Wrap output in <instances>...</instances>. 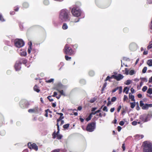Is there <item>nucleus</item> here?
<instances>
[{
	"instance_id": "obj_20",
	"label": "nucleus",
	"mask_w": 152,
	"mask_h": 152,
	"mask_svg": "<svg viewBox=\"0 0 152 152\" xmlns=\"http://www.w3.org/2000/svg\"><path fill=\"white\" fill-rule=\"evenodd\" d=\"M147 64L149 66H152V59H149L147 61Z\"/></svg>"
},
{
	"instance_id": "obj_60",
	"label": "nucleus",
	"mask_w": 152,
	"mask_h": 152,
	"mask_svg": "<svg viewBox=\"0 0 152 152\" xmlns=\"http://www.w3.org/2000/svg\"><path fill=\"white\" fill-rule=\"evenodd\" d=\"M49 110L48 109H47V110H45V112H46V113L45 114V116L46 117H48V110Z\"/></svg>"
},
{
	"instance_id": "obj_33",
	"label": "nucleus",
	"mask_w": 152,
	"mask_h": 152,
	"mask_svg": "<svg viewBox=\"0 0 152 152\" xmlns=\"http://www.w3.org/2000/svg\"><path fill=\"white\" fill-rule=\"evenodd\" d=\"M96 98L94 97L90 99V100L89 101V102L91 103H93L95 101H96Z\"/></svg>"
},
{
	"instance_id": "obj_28",
	"label": "nucleus",
	"mask_w": 152,
	"mask_h": 152,
	"mask_svg": "<svg viewBox=\"0 0 152 152\" xmlns=\"http://www.w3.org/2000/svg\"><path fill=\"white\" fill-rule=\"evenodd\" d=\"M147 93L150 94H152V88H149L147 91Z\"/></svg>"
},
{
	"instance_id": "obj_49",
	"label": "nucleus",
	"mask_w": 152,
	"mask_h": 152,
	"mask_svg": "<svg viewBox=\"0 0 152 152\" xmlns=\"http://www.w3.org/2000/svg\"><path fill=\"white\" fill-rule=\"evenodd\" d=\"M103 110L104 111H105L106 112H107L108 111L107 108L106 106H104L103 108Z\"/></svg>"
},
{
	"instance_id": "obj_45",
	"label": "nucleus",
	"mask_w": 152,
	"mask_h": 152,
	"mask_svg": "<svg viewBox=\"0 0 152 152\" xmlns=\"http://www.w3.org/2000/svg\"><path fill=\"white\" fill-rule=\"evenodd\" d=\"M131 81L130 80H127L126 81L125 84L126 85H129L131 83Z\"/></svg>"
},
{
	"instance_id": "obj_32",
	"label": "nucleus",
	"mask_w": 152,
	"mask_h": 152,
	"mask_svg": "<svg viewBox=\"0 0 152 152\" xmlns=\"http://www.w3.org/2000/svg\"><path fill=\"white\" fill-rule=\"evenodd\" d=\"M140 79L141 80L143 81V82H146L148 81V80L147 78L145 77L140 78Z\"/></svg>"
},
{
	"instance_id": "obj_9",
	"label": "nucleus",
	"mask_w": 152,
	"mask_h": 152,
	"mask_svg": "<svg viewBox=\"0 0 152 152\" xmlns=\"http://www.w3.org/2000/svg\"><path fill=\"white\" fill-rule=\"evenodd\" d=\"M130 49L132 51H134L137 50V44L134 43H132L130 44L129 46Z\"/></svg>"
},
{
	"instance_id": "obj_38",
	"label": "nucleus",
	"mask_w": 152,
	"mask_h": 152,
	"mask_svg": "<svg viewBox=\"0 0 152 152\" xmlns=\"http://www.w3.org/2000/svg\"><path fill=\"white\" fill-rule=\"evenodd\" d=\"M20 59L22 60V62L23 64L25 65L27 63L28 61L27 60L23 59Z\"/></svg>"
},
{
	"instance_id": "obj_15",
	"label": "nucleus",
	"mask_w": 152,
	"mask_h": 152,
	"mask_svg": "<svg viewBox=\"0 0 152 152\" xmlns=\"http://www.w3.org/2000/svg\"><path fill=\"white\" fill-rule=\"evenodd\" d=\"M124 77L123 75L120 74H118L117 76H115V79L117 81H119L122 79Z\"/></svg>"
},
{
	"instance_id": "obj_4",
	"label": "nucleus",
	"mask_w": 152,
	"mask_h": 152,
	"mask_svg": "<svg viewBox=\"0 0 152 152\" xmlns=\"http://www.w3.org/2000/svg\"><path fill=\"white\" fill-rule=\"evenodd\" d=\"M14 42L15 46L18 48H20L24 45V42L21 39H15Z\"/></svg>"
},
{
	"instance_id": "obj_58",
	"label": "nucleus",
	"mask_w": 152,
	"mask_h": 152,
	"mask_svg": "<svg viewBox=\"0 0 152 152\" xmlns=\"http://www.w3.org/2000/svg\"><path fill=\"white\" fill-rule=\"evenodd\" d=\"M44 3L45 5H47L49 4V1L48 0H45L44 1Z\"/></svg>"
},
{
	"instance_id": "obj_29",
	"label": "nucleus",
	"mask_w": 152,
	"mask_h": 152,
	"mask_svg": "<svg viewBox=\"0 0 152 152\" xmlns=\"http://www.w3.org/2000/svg\"><path fill=\"white\" fill-rule=\"evenodd\" d=\"M69 124H67L63 125V127L64 129H67L69 126Z\"/></svg>"
},
{
	"instance_id": "obj_54",
	"label": "nucleus",
	"mask_w": 152,
	"mask_h": 152,
	"mask_svg": "<svg viewBox=\"0 0 152 152\" xmlns=\"http://www.w3.org/2000/svg\"><path fill=\"white\" fill-rule=\"evenodd\" d=\"M125 73L126 75H128L129 74V70H128V69L126 68L125 69Z\"/></svg>"
},
{
	"instance_id": "obj_57",
	"label": "nucleus",
	"mask_w": 152,
	"mask_h": 152,
	"mask_svg": "<svg viewBox=\"0 0 152 152\" xmlns=\"http://www.w3.org/2000/svg\"><path fill=\"white\" fill-rule=\"evenodd\" d=\"M119 124L120 125L122 126L124 124V122L123 121H121L120 122Z\"/></svg>"
},
{
	"instance_id": "obj_64",
	"label": "nucleus",
	"mask_w": 152,
	"mask_h": 152,
	"mask_svg": "<svg viewBox=\"0 0 152 152\" xmlns=\"http://www.w3.org/2000/svg\"><path fill=\"white\" fill-rule=\"evenodd\" d=\"M121 127L120 126H118L117 127L118 130V132H120L121 130Z\"/></svg>"
},
{
	"instance_id": "obj_56",
	"label": "nucleus",
	"mask_w": 152,
	"mask_h": 152,
	"mask_svg": "<svg viewBox=\"0 0 152 152\" xmlns=\"http://www.w3.org/2000/svg\"><path fill=\"white\" fill-rule=\"evenodd\" d=\"M78 45L77 44H75L73 45V48L75 49H76L77 48Z\"/></svg>"
},
{
	"instance_id": "obj_19",
	"label": "nucleus",
	"mask_w": 152,
	"mask_h": 152,
	"mask_svg": "<svg viewBox=\"0 0 152 152\" xmlns=\"http://www.w3.org/2000/svg\"><path fill=\"white\" fill-rule=\"evenodd\" d=\"M29 54L31 52V50H32L33 49L32 46V43L31 42H29Z\"/></svg>"
},
{
	"instance_id": "obj_50",
	"label": "nucleus",
	"mask_w": 152,
	"mask_h": 152,
	"mask_svg": "<svg viewBox=\"0 0 152 152\" xmlns=\"http://www.w3.org/2000/svg\"><path fill=\"white\" fill-rule=\"evenodd\" d=\"M80 20V18H76L75 20L73 21L74 23H77Z\"/></svg>"
},
{
	"instance_id": "obj_23",
	"label": "nucleus",
	"mask_w": 152,
	"mask_h": 152,
	"mask_svg": "<svg viewBox=\"0 0 152 152\" xmlns=\"http://www.w3.org/2000/svg\"><path fill=\"white\" fill-rule=\"evenodd\" d=\"M136 137L139 139H142L144 137V135L142 134L140 135L139 134H137L136 135Z\"/></svg>"
},
{
	"instance_id": "obj_5",
	"label": "nucleus",
	"mask_w": 152,
	"mask_h": 152,
	"mask_svg": "<svg viewBox=\"0 0 152 152\" xmlns=\"http://www.w3.org/2000/svg\"><path fill=\"white\" fill-rule=\"evenodd\" d=\"M96 128V123L93 122L88 124L86 127L87 131L91 132H93Z\"/></svg>"
},
{
	"instance_id": "obj_22",
	"label": "nucleus",
	"mask_w": 152,
	"mask_h": 152,
	"mask_svg": "<svg viewBox=\"0 0 152 152\" xmlns=\"http://www.w3.org/2000/svg\"><path fill=\"white\" fill-rule=\"evenodd\" d=\"M0 21L2 22H4L5 21V18L1 14H0Z\"/></svg>"
},
{
	"instance_id": "obj_48",
	"label": "nucleus",
	"mask_w": 152,
	"mask_h": 152,
	"mask_svg": "<svg viewBox=\"0 0 152 152\" xmlns=\"http://www.w3.org/2000/svg\"><path fill=\"white\" fill-rule=\"evenodd\" d=\"M51 97V96H49L47 97V98L50 102H52L53 101V99H50V98Z\"/></svg>"
},
{
	"instance_id": "obj_40",
	"label": "nucleus",
	"mask_w": 152,
	"mask_h": 152,
	"mask_svg": "<svg viewBox=\"0 0 152 152\" xmlns=\"http://www.w3.org/2000/svg\"><path fill=\"white\" fill-rule=\"evenodd\" d=\"M152 48V42H151L150 43L149 45L147 47V49L148 50H149L150 49Z\"/></svg>"
},
{
	"instance_id": "obj_53",
	"label": "nucleus",
	"mask_w": 152,
	"mask_h": 152,
	"mask_svg": "<svg viewBox=\"0 0 152 152\" xmlns=\"http://www.w3.org/2000/svg\"><path fill=\"white\" fill-rule=\"evenodd\" d=\"M60 151V150L59 149H55L53 151H51V152H59Z\"/></svg>"
},
{
	"instance_id": "obj_10",
	"label": "nucleus",
	"mask_w": 152,
	"mask_h": 152,
	"mask_svg": "<svg viewBox=\"0 0 152 152\" xmlns=\"http://www.w3.org/2000/svg\"><path fill=\"white\" fill-rule=\"evenodd\" d=\"M56 125L57 126L58 131L56 132V131H54L52 134V138L53 139H55L56 138V135L60 134H59L60 129L59 125L58 124H56Z\"/></svg>"
},
{
	"instance_id": "obj_62",
	"label": "nucleus",
	"mask_w": 152,
	"mask_h": 152,
	"mask_svg": "<svg viewBox=\"0 0 152 152\" xmlns=\"http://www.w3.org/2000/svg\"><path fill=\"white\" fill-rule=\"evenodd\" d=\"M115 75H111V77H110V79H112V78H114V79H115Z\"/></svg>"
},
{
	"instance_id": "obj_55",
	"label": "nucleus",
	"mask_w": 152,
	"mask_h": 152,
	"mask_svg": "<svg viewBox=\"0 0 152 152\" xmlns=\"http://www.w3.org/2000/svg\"><path fill=\"white\" fill-rule=\"evenodd\" d=\"M128 99V97L126 95H124V98L123 99L124 101H125L127 99Z\"/></svg>"
},
{
	"instance_id": "obj_35",
	"label": "nucleus",
	"mask_w": 152,
	"mask_h": 152,
	"mask_svg": "<svg viewBox=\"0 0 152 152\" xmlns=\"http://www.w3.org/2000/svg\"><path fill=\"white\" fill-rule=\"evenodd\" d=\"M58 91L60 93V94L61 95H63L64 96H66V94L64 93L63 90H60Z\"/></svg>"
},
{
	"instance_id": "obj_39",
	"label": "nucleus",
	"mask_w": 152,
	"mask_h": 152,
	"mask_svg": "<svg viewBox=\"0 0 152 152\" xmlns=\"http://www.w3.org/2000/svg\"><path fill=\"white\" fill-rule=\"evenodd\" d=\"M118 89H119V94H121L122 92V87L121 86L118 87Z\"/></svg>"
},
{
	"instance_id": "obj_26",
	"label": "nucleus",
	"mask_w": 152,
	"mask_h": 152,
	"mask_svg": "<svg viewBox=\"0 0 152 152\" xmlns=\"http://www.w3.org/2000/svg\"><path fill=\"white\" fill-rule=\"evenodd\" d=\"M62 135L61 134L56 135V137L58 140H61L62 137Z\"/></svg>"
},
{
	"instance_id": "obj_52",
	"label": "nucleus",
	"mask_w": 152,
	"mask_h": 152,
	"mask_svg": "<svg viewBox=\"0 0 152 152\" xmlns=\"http://www.w3.org/2000/svg\"><path fill=\"white\" fill-rule=\"evenodd\" d=\"M137 124V121H133L132 123V125H133V126L136 125Z\"/></svg>"
},
{
	"instance_id": "obj_61",
	"label": "nucleus",
	"mask_w": 152,
	"mask_h": 152,
	"mask_svg": "<svg viewBox=\"0 0 152 152\" xmlns=\"http://www.w3.org/2000/svg\"><path fill=\"white\" fill-rule=\"evenodd\" d=\"M121 105H120L118 106V108L117 109V112H119L120 110L121 109Z\"/></svg>"
},
{
	"instance_id": "obj_43",
	"label": "nucleus",
	"mask_w": 152,
	"mask_h": 152,
	"mask_svg": "<svg viewBox=\"0 0 152 152\" xmlns=\"http://www.w3.org/2000/svg\"><path fill=\"white\" fill-rule=\"evenodd\" d=\"M54 80V79L53 78H51L50 80H47L46 81V82L47 83H50L53 82Z\"/></svg>"
},
{
	"instance_id": "obj_31",
	"label": "nucleus",
	"mask_w": 152,
	"mask_h": 152,
	"mask_svg": "<svg viewBox=\"0 0 152 152\" xmlns=\"http://www.w3.org/2000/svg\"><path fill=\"white\" fill-rule=\"evenodd\" d=\"M107 83L106 82H105L104 83V84H103V86L102 88V89L101 91H102V92H103V91H104V89L107 86Z\"/></svg>"
},
{
	"instance_id": "obj_11",
	"label": "nucleus",
	"mask_w": 152,
	"mask_h": 152,
	"mask_svg": "<svg viewBox=\"0 0 152 152\" xmlns=\"http://www.w3.org/2000/svg\"><path fill=\"white\" fill-rule=\"evenodd\" d=\"M63 86L61 83H58L55 85L54 88L57 91H58L62 88Z\"/></svg>"
},
{
	"instance_id": "obj_25",
	"label": "nucleus",
	"mask_w": 152,
	"mask_h": 152,
	"mask_svg": "<svg viewBox=\"0 0 152 152\" xmlns=\"http://www.w3.org/2000/svg\"><path fill=\"white\" fill-rule=\"evenodd\" d=\"M20 54L22 56H25L26 55V52L25 51H22L20 53Z\"/></svg>"
},
{
	"instance_id": "obj_1",
	"label": "nucleus",
	"mask_w": 152,
	"mask_h": 152,
	"mask_svg": "<svg viewBox=\"0 0 152 152\" xmlns=\"http://www.w3.org/2000/svg\"><path fill=\"white\" fill-rule=\"evenodd\" d=\"M69 14V12L66 9L61 10L59 15V19L62 22L69 21L70 20Z\"/></svg>"
},
{
	"instance_id": "obj_36",
	"label": "nucleus",
	"mask_w": 152,
	"mask_h": 152,
	"mask_svg": "<svg viewBox=\"0 0 152 152\" xmlns=\"http://www.w3.org/2000/svg\"><path fill=\"white\" fill-rule=\"evenodd\" d=\"M65 59L66 60V61H69V60H71V57H69L67 55H65Z\"/></svg>"
},
{
	"instance_id": "obj_51",
	"label": "nucleus",
	"mask_w": 152,
	"mask_h": 152,
	"mask_svg": "<svg viewBox=\"0 0 152 152\" xmlns=\"http://www.w3.org/2000/svg\"><path fill=\"white\" fill-rule=\"evenodd\" d=\"M144 104L142 101H140V105L141 107H142L144 105Z\"/></svg>"
},
{
	"instance_id": "obj_6",
	"label": "nucleus",
	"mask_w": 152,
	"mask_h": 152,
	"mask_svg": "<svg viewBox=\"0 0 152 152\" xmlns=\"http://www.w3.org/2000/svg\"><path fill=\"white\" fill-rule=\"evenodd\" d=\"M71 12L73 16L77 17H79L81 15V11L79 8L77 7L73 8Z\"/></svg>"
},
{
	"instance_id": "obj_34",
	"label": "nucleus",
	"mask_w": 152,
	"mask_h": 152,
	"mask_svg": "<svg viewBox=\"0 0 152 152\" xmlns=\"http://www.w3.org/2000/svg\"><path fill=\"white\" fill-rule=\"evenodd\" d=\"M92 116L91 115L89 114L88 117L86 118V121H88L90 120Z\"/></svg>"
},
{
	"instance_id": "obj_42",
	"label": "nucleus",
	"mask_w": 152,
	"mask_h": 152,
	"mask_svg": "<svg viewBox=\"0 0 152 152\" xmlns=\"http://www.w3.org/2000/svg\"><path fill=\"white\" fill-rule=\"evenodd\" d=\"M123 31L124 33H127L129 31V29L126 27L125 28L123 29Z\"/></svg>"
},
{
	"instance_id": "obj_30",
	"label": "nucleus",
	"mask_w": 152,
	"mask_h": 152,
	"mask_svg": "<svg viewBox=\"0 0 152 152\" xmlns=\"http://www.w3.org/2000/svg\"><path fill=\"white\" fill-rule=\"evenodd\" d=\"M130 104L131 107L132 109L134 108L135 106V102H131Z\"/></svg>"
},
{
	"instance_id": "obj_18",
	"label": "nucleus",
	"mask_w": 152,
	"mask_h": 152,
	"mask_svg": "<svg viewBox=\"0 0 152 152\" xmlns=\"http://www.w3.org/2000/svg\"><path fill=\"white\" fill-rule=\"evenodd\" d=\"M34 91H36L37 92L39 93L40 91V89H39L38 86L36 85L34 86Z\"/></svg>"
},
{
	"instance_id": "obj_14",
	"label": "nucleus",
	"mask_w": 152,
	"mask_h": 152,
	"mask_svg": "<svg viewBox=\"0 0 152 152\" xmlns=\"http://www.w3.org/2000/svg\"><path fill=\"white\" fill-rule=\"evenodd\" d=\"M152 107V104H145L142 107L143 110H147L149 107Z\"/></svg>"
},
{
	"instance_id": "obj_16",
	"label": "nucleus",
	"mask_w": 152,
	"mask_h": 152,
	"mask_svg": "<svg viewBox=\"0 0 152 152\" xmlns=\"http://www.w3.org/2000/svg\"><path fill=\"white\" fill-rule=\"evenodd\" d=\"M129 98L132 101H134L135 99H134V96L132 95L131 93L129 94Z\"/></svg>"
},
{
	"instance_id": "obj_8",
	"label": "nucleus",
	"mask_w": 152,
	"mask_h": 152,
	"mask_svg": "<svg viewBox=\"0 0 152 152\" xmlns=\"http://www.w3.org/2000/svg\"><path fill=\"white\" fill-rule=\"evenodd\" d=\"M19 104L22 108H26L28 107V102L25 99L21 100Z\"/></svg>"
},
{
	"instance_id": "obj_3",
	"label": "nucleus",
	"mask_w": 152,
	"mask_h": 152,
	"mask_svg": "<svg viewBox=\"0 0 152 152\" xmlns=\"http://www.w3.org/2000/svg\"><path fill=\"white\" fill-rule=\"evenodd\" d=\"M63 50L64 53L67 55L72 56L74 54L72 49L67 44L65 45Z\"/></svg>"
},
{
	"instance_id": "obj_27",
	"label": "nucleus",
	"mask_w": 152,
	"mask_h": 152,
	"mask_svg": "<svg viewBox=\"0 0 152 152\" xmlns=\"http://www.w3.org/2000/svg\"><path fill=\"white\" fill-rule=\"evenodd\" d=\"M64 118V117L63 116H60V117L57 120V124H58V122L62 120V119Z\"/></svg>"
},
{
	"instance_id": "obj_41",
	"label": "nucleus",
	"mask_w": 152,
	"mask_h": 152,
	"mask_svg": "<svg viewBox=\"0 0 152 152\" xmlns=\"http://www.w3.org/2000/svg\"><path fill=\"white\" fill-rule=\"evenodd\" d=\"M135 73L134 71L133 70H130L129 72V74L130 75H133Z\"/></svg>"
},
{
	"instance_id": "obj_24",
	"label": "nucleus",
	"mask_w": 152,
	"mask_h": 152,
	"mask_svg": "<svg viewBox=\"0 0 152 152\" xmlns=\"http://www.w3.org/2000/svg\"><path fill=\"white\" fill-rule=\"evenodd\" d=\"M68 26L66 23H64L62 26V28L64 30L68 28Z\"/></svg>"
},
{
	"instance_id": "obj_46",
	"label": "nucleus",
	"mask_w": 152,
	"mask_h": 152,
	"mask_svg": "<svg viewBox=\"0 0 152 152\" xmlns=\"http://www.w3.org/2000/svg\"><path fill=\"white\" fill-rule=\"evenodd\" d=\"M116 99L117 98L116 97L114 96L111 99V101L112 102H114L116 100Z\"/></svg>"
},
{
	"instance_id": "obj_13",
	"label": "nucleus",
	"mask_w": 152,
	"mask_h": 152,
	"mask_svg": "<svg viewBox=\"0 0 152 152\" xmlns=\"http://www.w3.org/2000/svg\"><path fill=\"white\" fill-rule=\"evenodd\" d=\"M29 149H32L36 151H37L38 150V147L35 143H33L32 144H31L30 146H29Z\"/></svg>"
},
{
	"instance_id": "obj_63",
	"label": "nucleus",
	"mask_w": 152,
	"mask_h": 152,
	"mask_svg": "<svg viewBox=\"0 0 152 152\" xmlns=\"http://www.w3.org/2000/svg\"><path fill=\"white\" fill-rule=\"evenodd\" d=\"M148 83H152V76L150 77L148 80Z\"/></svg>"
},
{
	"instance_id": "obj_17",
	"label": "nucleus",
	"mask_w": 152,
	"mask_h": 152,
	"mask_svg": "<svg viewBox=\"0 0 152 152\" xmlns=\"http://www.w3.org/2000/svg\"><path fill=\"white\" fill-rule=\"evenodd\" d=\"M57 95V92H53V95H52V96H53V97H55V96H56V98L57 99H59L60 98L61 96V95H58V96H56Z\"/></svg>"
},
{
	"instance_id": "obj_2",
	"label": "nucleus",
	"mask_w": 152,
	"mask_h": 152,
	"mask_svg": "<svg viewBox=\"0 0 152 152\" xmlns=\"http://www.w3.org/2000/svg\"><path fill=\"white\" fill-rule=\"evenodd\" d=\"M143 152H152V143L145 141L142 145Z\"/></svg>"
},
{
	"instance_id": "obj_37",
	"label": "nucleus",
	"mask_w": 152,
	"mask_h": 152,
	"mask_svg": "<svg viewBox=\"0 0 152 152\" xmlns=\"http://www.w3.org/2000/svg\"><path fill=\"white\" fill-rule=\"evenodd\" d=\"M147 70V67L146 66L144 67L142 70V73H145Z\"/></svg>"
},
{
	"instance_id": "obj_7",
	"label": "nucleus",
	"mask_w": 152,
	"mask_h": 152,
	"mask_svg": "<svg viewBox=\"0 0 152 152\" xmlns=\"http://www.w3.org/2000/svg\"><path fill=\"white\" fill-rule=\"evenodd\" d=\"M22 59H20L16 61L15 65V68L16 71H18L21 68L20 65L22 64Z\"/></svg>"
},
{
	"instance_id": "obj_21",
	"label": "nucleus",
	"mask_w": 152,
	"mask_h": 152,
	"mask_svg": "<svg viewBox=\"0 0 152 152\" xmlns=\"http://www.w3.org/2000/svg\"><path fill=\"white\" fill-rule=\"evenodd\" d=\"M129 90V88H128L127 87H124L123 91L124 92H125V93L127 94L128 93V91Z\"/></svg>"
},
{
	"instance_id": "obj_59",
	"label": "nucleus",
	"mask_w": 152,
	"mask_h": 152,
	"mask_svg": "<svg viewBox=\"0 0 152 152\" xmlns=\"http://www.w3.org/2000/svg\"><path fill=\"white\" fill-rule=\"evenodd\" d=\"M118 90V87L115 88V89H113L112 91V92L113 93H114L117 90Z\"/></svg>"
},
{
	"instance_id": "obj_47",
	"label": "nucleus",
	"mask_w": 152,
	"mask_h": 152,
	"mask_svg": "<svg viewBox=\"0 0 152 152\" xmlns=\"http://www.w3.org/2000/svg\"><path fill=\"white\" fill-rule=\"evenodd\" d=\"M110 76H107V77H106V79H105V81H107V80H109V82H111V80H110Z\"/></svg>"
},
{
	"instance_id": "obj_44",
	"label": "nucleus",
	"mask_w": 152,
	"mask_h": 152,
	"mask_svg": "<svg viewBox=\"0 0 152 152\" xmlns=\"http://www.w3.org/2000/svg\"><path fill=\"white\" fill-rule=\"evenodd\" d=\"M147 87L146 86H145L143 87L142 90L143 92H145L147 90Z\"/></svg>"
},
{
	"instance_id": "obj_12",
	"label": "nucleus",
	"mask_w": 152,
	"mask_h": 152,
	"mask_svg": "<svg viewBox=\"0 0 152 152\" xmlns=\"http://www.w3.org/2000/svg\"><path fill=\"white\" fill-rule=\"evenodd\" d=\"M139 118L141 122H145L148 121V117L144 115H141L140 116Z\"/></svg>"
}]
</instances>
